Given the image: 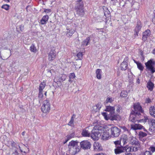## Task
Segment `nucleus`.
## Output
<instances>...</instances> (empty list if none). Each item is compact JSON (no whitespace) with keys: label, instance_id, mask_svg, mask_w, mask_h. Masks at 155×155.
I'll list each match as a JSON object with an SVG mask.
<instances>
[{"label":"nucleus","instance_id":"nucleus-26","mask_svg":"<svg viewBox=\"0 0 155 155\" xmlns=\"http://www.w3.org/2000/svg\"><path fill=\"white\" fill-rule=\"evenodd\" d=\"M150 113L151 116L155 117V106L151 107H150Z\"/></svg>","mask_w":155,"mask_h":155},{"label":"nucleus","instance_id":"nucleus-7","mask_svg":"<svg viewBox=\"0 0 155 155\" xmlns=\"http://www.w3.org/2000/svg\"><path fill=\"white\" fill-rule=\"evenodd\" d=\"M111 135L113 137H118L120 134V130L116 127H112L110 129Z\"/></svg>","mask_w":155,"mask_h":155},{"label":"nucleus","instance_id":"nucleus-49","mask_svg":"<svg viewBox=\"0 0 155 155\" xmlns=\"http://www.w3.org/2000/svg\"><path fill=\"white\" fill-rule=\"evenodd\" d=\"M42 92V91H39L38 97L40 99H41L43 97Z\"/></svg>","mask_w":155,"mask_h":155},{"label":"nucleus","instance_id":"nucleus-45","mask_svg":"<svg viewBox=\"0 0 155 155\" xmlns=\"http://www.w3.org/2000/svg\"><path fill=\"white\" fill-rule=\"evenodd\" d=\"M1 8L7 11L9 9V5L7 4H5L2 5Z\"/></svg>","mask_w":155,"mask_h":155},{"label":"nucleus","instance_id":"nucleus-8","mask_svg":"<svg viewBox=\"0 0 155 155\" xmlns=\"http://www.w3.org/2000/svg\"><path fill=\"white\" fill-rule=\"evenodd\" d=\"M81 147L84 150L90 149L91 147V144L88 140H84L81 142Z\"/></svg>","mask_w":155,"mask_h":155},{"label":"nucleus","instance_id":"nucleus-1","mask_svg":"<svg viewBox=\"0 0 155 155\" xmlns=\"http://www.w3.org/2000/svg\"><path fill=\"white\" fill-rule=\"evenodd\" d=\"M103 129L101 126H97L94 127V129L91 131V138L94 140H97L101 136L102 131H103Z\"/></svg>","mask_w":155,"mask_h":155},{"label":"nucleus","instance_id":"nucleus-64","mask_svg":"<svg viewBox=\"0 0 155 155\" xmlns=\"http://www.w3.org/2000/svg\"><path fill=\"white\" fill-rule=\"evenodd\" d=\"M128 153L126 152L125 153V155H129V153Z\"/></svg>","mask_w":155,"mask_h":155},{"label":"nucleus","instance_id":"nucleus-36","mask_svg":"<svg viewBox=\"0 0 155 155\" xmlns=\"http://www.w3.org/2000/svg\"><path fill=\"white\" fill-rule=\"evenodd\" d=\"M137 68L141 71H142L143 69V67L140 62L137 63Z\"/></svg>","mask_w":155,"mask_h":155},{"label":"nucleus","instance_id":"nucleus-3","mask_svg":"<svg viewBox=\"0 0 155 155\" xmlns=\"http://www.w3.org/2000/svg\"><path fill=\"white\" fill-rule=\"evenodd\" d=\"M134 109L132 113L137 115L139 116L140 115L141 113L143 112V110L142 109L141 106L139 103H136L134 105Z\"/></svg>","mask_w":155,"mask_h":155},{"label":"nucleus","instance_id":"nucleus-47","mask_svg":"<svg viewBox=\"0 0 155 155\" xmlns=\"http://www.w3.org/2000/svg\"><path fill=\"white\" fill-rule=\"evenodd\" d=\"M102 114L106 120H107L109 119V118L107 117V113L103 112L102 113Z\"/></svg>","mask_w":155,"mask_h":155},{"label":"nucleus","instance_id":"nucleus-53","mask_svg":"<svg viewBox=\"0 0 155 155\" xmlns=\"http://www.w3.org/2000/svg\"><path fill=\"white\" fill-rule=\"evenodd\" d=\"M95 106H97V108L100 110L102 104L101 103H98Z\"/></svg>","mask_w":155,"mask_h":155},{"label":"nucleus","instance_id":"nucleus-54","mask_svg":"<svg viewBox=\"0 0 155 155\" xmlns=\"http://www.w3.org/2000/svg\"><path fill=\"white\" fill-rule=\"evenodd\" d=\"M149 149L152 152H155V147H150Z\"/></svg>","mask_w":155,"mask_h":155},{"label":"nucleus","instance_id":"nucleus-25","mask_svg":"<svg viewBox=\"0 0 155 155\" xmlns=\"http://www.w3.org/2000/svg\"><path fill=\"white\" fill-rule=\"evenodd\" d=\"M48 18L49 17L48 15H46L44 16L41 21V23L42 25L46 24V22L48 21Z\"/></svg>","mask_w":155,"mask_h":155},{"label":"nucleus","instance_id":"nucleus-15","mask_svg":"<svg viewBox=\"0 0 155 155\" xmlns=\"http://www.w3.org/2000/svg\"><path fill=\"white\" fill-rule=\"evenodd\" d=\"M137 115H136L135 114H134L133 113L131 112L129 120L132 122H135L137 121H138L137 120Z\"/></svg>","mask_w":155,"mask_h":155},{"label":"nucleus","instance_id":"nucleus-29","mask_svg":"<svg viewBox=\"0 0 155 155\" xmlns=\"http://www.w3.org/2000/svg\"><path fill=\"white\" fill-rule=\"evenodd\" d=\"M90 38L87 37L86 39L83 41L82 42V45L87 46L88 45L90 41Z\"/></svg>","mask_w":155,"mask_h":155},{"label":"nucleus","instance_id":"nucleus-51","mask_svg":"<svg viewBox=\"0 0 155 155\" xmlns=\"http://www.w3.org/2000/svg\"><path fill=\"white\" fill-rule=\"evenodd\" d=\"M121 128L123 129V130H124V131H127L128 133L129 132V131L128 129H127L124 126H121L120 127Z\"/></svg>","mask_w":155,"mask_h":155},{"label":"nucleus","instance_id":"nucleus-12","mask_svg":"<svg viewBox=\"0 0 155 155\" xmlns=\"http://www.w3.org/2000/svg\"><path fill=\"white\" fill-rule=\"evenodd\" d=\"M80 150V149L78 145H77L73 148H72L69 149L70 153L72 155L75 154L77 152H79Z\"/></svg>","mask_w":155,"mask_h":155},{"label":"nucleus","instance_id":"nucleus-38","mask_svg":"<svg viewBox=\"0 0 155 155\" xmlns=\"http://www.w3.org/2000/svg\"><path fill=\"white\" fill-rule=\"evenodd\" d=\"M75 77V74L74 73H71L69 75V81L71 82L72 81V79H74Z\"/></svg>","mask_w":155,"mask_h":155},{"label":"nucleus","instance_id":"nucleus-62","mask_svg":"<svg viewBox=\"0 0 155 155\" xmlns=\"http://www.w3.org/2000/svg\"><path fill=\"white\" fill-rule=\"evenodd\" d=\"M5 2L7 3L9 2H10L9 0H3Z\"/></svg>","mask_w":155,"mask_h":155},{"label":"nucleus","instance_id":"nucleus-27","mask_svg":"<svg viewBox=\"0 0 155 155\" xmlns=\"http://www.w3.org/2000/svg\"><path fill=\"white\" fill-rule=\"evenodd\" d=\"M154 84L153 83L150 81L147 82V87L149 90L151 91L153 88Z\"/></svg>","mask_w":155,"mask_h":155},{"label":"nucleus","instance_id":"nucleus-11","mask_svg":"<svg viewBox=\"0 0 155 155\" xmlns=\"http://www.w3.org/2000/svg\"><path fill=\"white\" fill-rule=\"evenodd\" d=\"M89 127H87L84 129L81 133L82 135L85 137H89L90 135L91 130H89Z\"/></svg>","mask_w":155,"mask_h":155},{"label":"nucleus","instance_id":"nucleus-16","mask_svg":"<svg viewBox=\"0 0 155 155\" xmlns=\"http://www.w3.org/2000/svg\"><path fill=\"white\" fill-rule=\"evenodd\" d=\"M66 78V76L65 74H62L59 77L55 78L54 79V81L55 82H57L59 81H64Z\"/></svg>","mask_w":155,"mask_h":155},{"label":"nucleus","instance_id":"nucleus-13","mask_svg":"<svg viewBox=\"0 0 155 155\" xmlns=\"http://www.w3.org/2000/svg\"><path fill=\"white\" fill-rule=\"evenodd\" d=\"M128 61V58H126L124 59V61L121 64L120 68L122 70L125 71L127 68L128 64L127 61Z\"/></svg>","mask_w":155,"mask_h":155},{"label":"nucleus","instance_id":"nucleus-48","mask_svg":"<svg viewBox=\"0 0 155 155\" xmlns=\"http://www.w3.org/2000/svg\"><path fill=\"white\" fill-rule=\"evenodd\" d=\"M83 54L82 52H79L77 54V56L79 59H81L82 58Z\"/></svg>","mask_w":155,"mask_h":155},{"label":"nucleus","instance_id":"nucleus-10","mask_svg":"<svg viewBox=\"0 0 155 155\" xmlns=\"http://www.w3.org/2000/svg\"><path fill=\"white\" fill-rule=\"evenodd\" d=\"M56 56V51L54 50H51L48 54V59L50 61L54 60Z\"/></svg>","mask_w":155,"mask_h":155},{"label":"nucleus","instance_id":"nucleus-46","mask_svg":"<svg viewBox=\"0 0 155 155\" xmlns=\"http://www.w3.org/2000/svg\"><path fill=\"white\" fill-rule=\"evenodd\" d=\"M140 155H151L149 151H146L144 152H142Z\"/></svg>","mask_w":155,"mask_h":155},{"label":"nucleus","instance_id":"nucleus-41","mask_svg":"<svg viewBox=\"0 0 155 155\" xmlns=\"http://www.w3.org/2000/svg\"><path fill=\"white\" fill-rule=\"evenodd\" d=\"M147 135V134L146 133L140 131L139 133V135L140 137H146Z\"/></svg>","mask_w":155,"mask_h":155},{"label":"nucleus","instance_id":"nucleus-50","mask_svg":"<svg viewBox=\"0 0 155 155\" xmlns=\"http://www.w3.org/2000/svg\"><path fill=\"white\" fill-rule=\"evenodd\" d=\"M74 121V120L73 118V117L72 116L71 118V120L69 122L68 125L71 126H72L73 124Z\"/></svg>","mask_w":155,"mask_h":155},{"label":"nucleus","instance_id":"nucleus-63","mask_svg":"<svg viewBox=\"0 0 155 155\" xmlns=\"http://www.w3.org/2000/svg\"><path fill=\"white\" fill-rule=\"evenodd\" d=\"M80 63V64L79 65L80 66L78 67L79 68H80L81 67V64L82 63V61H81Z\"/></svg>","mask_w":155,"mask_h":155},{"label":"nucleus","instance_id":"nucleus-18","mask_svg":"<svg viewBox=\"0 0 155 155\" xmlns=\"http://www.w3.org/2000/svg\"><path fill=\"white\" fill-rule=\"evenodd\" d=\"M150 35V30H147L143 33L142 39L145 41H146L147 37H149Z\"/></svg>","mask_w":155,"mask_h":155},{"label":"nucleus","instance_id":"nucleus-19","mask_svg":"<svg viewBox=\"0 0 155 155\" xmlns=\"http://www.w3.org/2000/svg\"><path fill=\"white\" fill-rule=\"evenodd\" d=\"M128 138L127 136L125 134L123 135L120 138V141L121 144L123 145L126 144L128 141Z\"/></svg>","mask_w":155,"mask_h":155},{"label":"nucleus","instance_id":"nucleus-6","mask_svg":"<svg viewBox=\"0 0 155 155\" xmlns=\"http://www.w3.org/2000/svg\"><path fill=\"white\" fill-rule=\"evenodd\" d=\"M153 62L151 60H150L145 63L147 69L150 71L152 73L155 72V68L153 66Z\"/></svg>","mask_w":155,"mask_h":155},{"label":"nucleus","instance_id":"nucleus-34","mask_svg":"<svg viewBox=\"0 0 155 155\" xmlns=\"http://www.w3.org/2000/svg\"><path fill=\"white\" fill-rule=\"evenodd\" d=\"M133 7L134 10H138L140 8L139 4L137 2H135L133 4Z\"/></svg>","mask_w":155,"mask_h":155},{"label":"nucleus","instance_id":"nucleus-9","mask_svg":"<svg viewBox=\"0 0 155 155\" xmlns=\"http://www.w3.org/2000/svg\"><path fill=\"white\" fill-rule=\"evenodd\" d=\"M123 148H124V152L126 151L127 153V152H135L139 150L137 149V147H135L132 146L128 147L127 146H126L123 147Z\"/></svg>","mask_w":155,"mask_h":155},{"label":"nucleus","instance_id":"nucleus-28","mask_svg":"<svg viewBox=\"0 0 155 155\" xmlns=\"http://www.w3.org/2000/svg\"><path fill=\"white\" fill-rule=\"evenodd\" d=\"M101 69H98L96 71V77L98 79H101Z\"/></svg>","mask_w":155,"mask_h":155},{"label":"nucleus","instance_id":"nucleus-56","mask_svg":"<svg viewBox=\"0 0 155 155\" xmlns=\"http://www.w3.org/2000/svg\"><path fill=\"white\" fill-rule=\"evenodd\" d=\"M84 12V10L83 9L81 8L80 9H78V12L80 15H81V14Z\"/></svg>","mask_w":155,"mask_h":155},{"label":"nucleus","instance_id":"nucleus-61","mask_svg":"<svg viewBox=\"0 0 155 155\" xmlns=\"http://www.w3.org/2000/svg\"><path fill=\"white\" fill-rule=\"evenodd\" d=\"M15 63L14 62H12V64H10V66L11 67H13L14 65L15 64Z\"/></svg>","mask_w":155,"mask_h":155},{"label":"nucleus","instance_id":"nucleus-24","mask_svg":"<svg viewBox=\"0 0 155 155\" xmlns=\"http://www.w3.org/2000/svg\"><path fill=\"white\" fill-rule=\"evenodd\" d=\"M115 108L110 106H106V109L105 110L107 111H108L110 112V113H113L114 112Z\"/></svg>","mask_w":155,"mask_h":155},{"label":"nucleus","instance_id":"nucleus-35","mask_svg":"<svg viewBox=\"0 0 155 155\" xmlns=\"http://www.w3.org/2000/svg\"><path fill=\"white\" fill-rule=\"evenodd\" d=\"M120 119V117L118 115H114L112 117V120H118Z\"/></svg>","mask_w":155,"mask_h":155},{"label":"nucleus","instance_id":"nucleus-30","mask_svg":"<svg viewBox=\"0 0 155 155\" xmlns=\"http://www.w3.org/2000/svg\"><path fill=\"white\" fill-rule=\"evenodd\" d=\"M148 123L152 125L153 127L155 129V120L154 119H149L148 120Z\"/></svg>","mask_w":155,"mask_h":155},{"label":"nucleus","instance_id":"nucleus-42","mask_svg":"<svg viewBox=\"0 0 155 155\" xmlns=\"http://www.w3.org/2000/svg\"><path fill=\"white\" fill-rule=\"evenodd\" d=\"M149 119H152V118H148V117H144V120L143 119H141L139 120L138 122V123L141 122L142 121H143L144 122H146L147 121L148 122V120Z\"/></svg>","mask_w":155,"mask_h":155},{"label":"nucleus","instance_id":"nucleus-33","mask_svg":"<svg viewBox=\"0 0 155 155\" xmlns=\"http://www.w3.org/2000/svg\"><path fill=\"white\" fill-rule=\"evenodd\" d=\"M18 148H19L21 152H22V151L20 147L18 145H15L12 148L13 150L15 151V153L17 154H18V153L17 152V149H18Z\"/></svg>","mask_w":155,"mask_h":155},{"label":"nucleus","instance_id":"nucleus-58","mask_svg":"<svg viewBox=\"0 0 155 155\" xmlns=\"http://www.w3.org/2000/svg\"><path fill=\"white\" fill-rule=\"evenodd\" d=\"M151 102V100L149 98H147L145 101V102L147 103H150Z\"/></svg>","mask_w":155,"mask_h":155},{"label":"nucleus","instance_id":"nucleus-17","mask_svg":"<svg viewBox=\"0 0 155 155\" xmlns=\"http://www.w3.org/2000/svg\"><path fill=\"white\" fill-rule=\"evenodd\" d=\"M131 129L135 130L141 129L143 127V126L139 124H131Z\"/></svg>","mask_w":155,"mask_h":155},{"label":"nucleus","instance_id":"nucleus-44","mask_svg":"<svg viewBox=\"0 0 155 155\" xmlns=\"http://www.w3.org/2000/svg\"><path fill=\"white\" fill-rule=\"evenodd\" d=\"M30 50L31 51L36 52L37 51V49L35 46L34 45H32L30 47Z\"/></svg>","mask_w":155,"mask_h":155},{"label":"nucleus","instance_id":"nucleus-52","mask_svg":"<svg viewBox=\"0 0 155 155\" xmlns=\"http://www.w3.org/2000/svg\"><path fill=\"white\" fill-rule=\"evenodd\" d=\"M93 110L95 112H97L99 110L95 105L93 106Z\"/></svg>","mask_w":155,"mask_h":155},{"label":"nucleus","instance_id":"nucleus-40","mask_svg":"<svg viewBox=\"0 0 155 155\" xmlns=\"http://www.w3.org/2000/svg\"><path fill=\"white\" fill-rule=\"evenodd\" d=\"M114 107L115 108V109H116V111L118 113H119L120 110L122 109L121 106L119 105H116L114 106Z\"/></svg>","mask_w":155,"mask_h":155},{"label":"nucleus","instance_id":"nucleus-5","mask_svg":"<svg viewBox=\"0 0 155 155\" xmlns=\"http://www.w3.org/2000/svg\"><path fill=\"white\" fill-rule=\"evenodd\" d=\"M103 131H102L101 134L103 133L102 139L104 140H107L110 137L109 134V129L107 127H103Z\"/></svg>","mask_w":155,"mask_h":155},{"label":"nucleus","instance_id":"nucleus-21","mask_svg":"<svg viewBox=\"0 0 155 155\" xmlns=\"http://www.w3.org/2000/svg\"><path fill=\"white\" fill-rule=\"evenodd\" d=\"M94 149L96 151L100 150L102 149L101 144L98 142H95L93 144Z\"/></svg>","mask_w":155,"mask_h":155},{"label":"nucleus","instance_id":"nucleus-32","mask_svg":"<svg viewBox=\"0 0 155 155\" xmlns=\"http://www.w3.org/2000/svg\"><path fill=\"white\" fill-rule=\"evenodd\" d=\"M74 136L75 134L74 133H71L69 135H68L66 136V137L67 139L66 140V141L64 143H65L66 142H67L68 140L74 137Z\"/></svg>","mask_w":155,"mask_h":155},{"label":"nucleus","instance_id":"nucleus-31","mask_svg":"<svg viewBox=\"0 0 155 155\" xmlns=\"http://www.w3.org/2000/svg\"><path fill=\"white\" fill-rule=\"evenodd\" d=\"M45 86V82L43 81L40 84L39 91H43V90Z\"/></svg>","mask_w":155,"mask_h":155},{"label":"nucleus","instance_id":"nucleus-23","mask_svg":"<svg viewBox=\"0 0 155 155\" xmlns=\"http://www.w3.org/2000/svg\"><path fill=\"white\" fill-rule=\"evenodd\" d=\"M142 27V25L141 22L140 21H137V25L134 29L135 31H139Z\"/></svg>","mask_w":155,"mask_h":155},{"label":"nucleus","instance_id":"nucleus-57","mask_svg":"<svg viewBox=\"0 0 155 155\" xmlns=\"http://www.w3.org/2000/svg\"><path fill=\"white\" fill-rule=\"evenodd\" d=\"M139 32V31H134V37L135 38H137V37H138Z\"/></svg>","mask_w":155,"mask_h":155},{"label":"nucleus","instance_id":"nucleus-37","mask_svg":"<svg viewBox=\"0 0 155 155\" xmlns=\"http://www.w3.org/2000/svg\"><path fill=\"white\" fill-rule=\"evenodd\" d=\"M127 96V91H123L120 93V96L122 97H126Z\"/></svg>","mask_w":155,"mask_h":155},{"label":"nucleus","instance_id":"nucleus-55","mask_svg":"<svg viewBox=\"0 0 155 155\" xmlns=\"http://www.w3.org/2000/svg\"><path fill=\"white\" fill-rule=\"evenodd\" d=\"M114 143L116 145H121V144L120 141L117 140L114 142Z\"/></svg>","mask_w":155,"mask_h":155},{"label":"nucleus","instance_id":"nucleus-59","mask_svg":"<svg viewBox=\"0 0 155 155\" xmlns=\"http://www.w3.org/2000/svg\"><path fill=\"white\" fill-rule=\"evenodd\" d=\"M94 155H106L105 153H96L94 154Z\"/></svg>","mask_w":155,"mask_h":155},{"label":"nucleus","instance_id":"nucleus-43","mask_svg":"<svg viewBox=\"0 0 155 155\" xmlns=\"http://www.w3.org/2000/svg\"><path fill=\"white\" fill-rule=\"evenodd\" d=\"M114 101V99L111 97H107L105 101V102L107 103H111Z\"/></svg>","mask_w":155,"mask_h":155},{"label":"nucleus","instance_id":"nucleus-4","mask_svg":"<svg viewBox=\"0 0 155 155\" xmlns=\"http://www.w3.org/2000/svg\"><path fill=\"white\" fill-rule=\"evenodd\" d=\"M129 142L132 145V146L137 147L139 149L140 147V144L137 139L133 137H130L129 138Z\"/></svg>","mask_w":155,"mask_h":155},{"label":"nucleus","instance_id":"nucleus-39","mask_svg":"<svg viewBox=\"0 0 155 155\" xmlns=\"http://www.w3.org/2000/svg\"><path fill=\"white\" fill-rule=\"evenodd\" d=\"M17 28L19 32L22 31L24 29V26L22 25H20L18 26Z\"/></svg>","mask_w":155,"mask_h":155},{"label":"nucleus","instance_id":"nucleus-20","mask_svg":"<svg viewBox=\"0 0 155 155\" xmlns=\"http://www.w3.org/2000/svg\"><path fill=\"white\" fill-rule=\"evenodd\" d=\"M114 153L116 154H120L121 153L124 152V148L123 147H118L114 150Z\"/></svg>","mask_w":155,"mask_h":155},{"label":"nucleus","instance_id":"nucleus-60","mask_svg":"<svg viewBox=\"0 0 155 155\" xmlns=\"http://www.w3.org/2000/svg\"><path fill=\"white\" fill-rule=\"evenodd\" d=\"M44 12L46 13H48L51 12V10L50 9H46L44 11Z\"/></svg>","mask_w":155,"mask_h":155},{"label":"nucleus","instance_id":"nucleus-14","mask_svg":"<svg viewBox=\"0 0 155 155\" xmlns=\"http://www.w3.org/2000/svg\"><path fill=\"white\" fill-rule=\"evenodd\" d=\"M66 30V35L68 37H71L75 32V30L71 28L67 27Z\"/></svg>","mask_w":155,"mask_h":155},{"label":"nucleus","instance_id":"nucleus-2","mask_svg":"<svg viewBox=\"0 0 155 155\" xmlns=\"http://www.w3.org/2000/svg\"><path fill=\"white\" fill-rule=\"evenodd\" d=\"M50 106L49 101L46 99L43 102V105L41 108V111L43 113L48 114L50 110Z\"/></svg>","mask_w":155,"mask_h":155},{"label":"nucleus","instance_id":"nucleus-22","mask_svg":"<svg viewBox=\"0 0 155 155\" xmlns=\"http://www.w3.org/2000/svg\"><path fill=\"white\" fill-rule=\"evenodd\" d=\"M78 145V142L75 141H71L70 142L68 145V149L74 147Z\"/></svg>","mask_w":155,"mask_h":155}]
</instances>
